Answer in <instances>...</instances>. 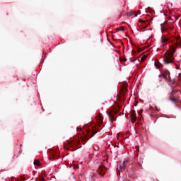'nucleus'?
Here are the masks:
<instances>
[{"label": "nucleus", "mask_w": 181, "mask_h": 181, "mask_svg": "<svg viewBox=\"0 0 181 181\" xmlns=\"http://www.w3.org/2000/svg\"><path fill=\"white\" fill-rule=\"evenodd\" d=\"M173 54H175V49H173V52L170 51H167L165 52V54L163 56L164 64H170V63H173V60H175Z\"/></svg>", "instance_id": "f257e3e1"}, {"label": "nucleus", "mask_w": 181, "mask_h": 181, "mask_svg": "<svg viewBox=\"0 0 181 181\" xmlns=\"http://www.w3.org/2000/svg\"><path fill=\"white\" fill-rule=\"evenodd\" d=\"M98 131L95 129H93L92 131H90V129L86 130V135H84L83 136L81 137V142H86V141H88L90 138H93L97 134Z\"/></svg>", "instance_id": "f03ea898"}, {"label": "nucleus", "mask_w": 181, "mask_h": 181, "mask_svg": "<svg viewBox=\"0 0 181 181\" xmlns=\"http://www.w3.org/2000/svg\"><path fill=\"white\" fill-rule=\"evenodd\" d=\"M129 160H126L124 161H120L119 165H117V176H119L121 175V172H125V170L127 169V166L129 163Z\"/></svg>", "instance_id": "7ed1b4c3"}, {"label": "nucleus", "mask_w": 181, "mask_h": 181, "mask_svg": "<svg viewBox=\"0 0 181 181\" xmlns=\"http://www.w3.org/2000/svg\"><path fill=\"white\" fill-rule=\"evenodd\" d=\"M77 145H80V141L71 140L64 144V148L69 149V148H74V146H77Z\"/></svg>", "instance_id": "20e7f679"}, {"label": "nucleus", "mask_w": 181, "mask_h": 181, "mask_svg": "<svg viewBox=\"0 0 181 181\" xmlns=\"http://www.w3.org/2000/svg\"><path fill=\"white\" fill-rule=\"evenodd\" d=\"M107 114L108 115L109 119L110 121V122H114V114H117V112H118V110H115V109H112L110 110H107Z\"/></svg>", "instance_id": "39448f33"}, {"label": "nucleus", "mask_w": 181, "mask_h": 181, "mask_svg": "<svg viewBox=\"0 0 181 181\" xmlns=\"http://www.w3.org/2000/svg\"><path fill=\"white\" fill-rule=\"evenodd\" d=\"M49 154L50 155V160H55L56 159H57V157L59 156V153L56 150H51L49 152Z\"/></svg>", "instance_id": "423d86ee"}, {"label": "nucleus", "mask_w": 181, "mask_h": 181, "mask_svg": "<svg viewBox=\"0 0 181 181\" xmlns=\"http://www.w3.org/2000/svg\"><path fill=\"white\" fill-rule=\"evenodd\" d=\"M107 172V168L104 165H100L97 170V173H99L100 176H104Z\"/></svg>", "instance_id": "0eeeda50"}, {"label": "nucleus", "mask_w": 181, "mask_h": 181, "mask_svg": "<svg viewBox=\"0 0 181 181\" xmlns=\"http://www.w3.org/2000/svg\"><path fill=\"white\" fill-rule=\"evenodd\" d=\"M130 120L132 122H136V112L134 110L131 111Z\"/></svg>", "instance_id": "6e6552de"}, {"label": "nucleus", "mask_w": 181, "mask_h": 181, "mask_svg": "<svg viewBox=\"0 0 181 181\" xmlns=\"http://www.w3.org/2000/svg\"><path fill=\"white\" fill-rule=\"evenodd\" d=\"M127 91H128V88L127 87V83H124V86L122 88V90H120L121 98H122V97H124V95H125V93H127Z\"/></svg>", "instance_id": "1a4fd4ad"}, {"label": "nucleus", "mask_w": 181, "mask_h": 181, "mask_svg": "<svg viewBox=\"0 0 181 181\" xmlns=\"http://www.w3.org/2000/svg\"><path fill=\"white\" fill-rule=\"evenodd\" d=\"M177 42L175 43V47H181V37L180 35H178L175 37Z\"/></svg>", "instance_id": "9d476101"}, {"label": "nucleus", "mask_w": 181, "mask_h": 181, "mask_svg": "<svg viewBox=\"0 0 181 181\" xmlns=\"http://www.w3.org/2000/svg\"><path fill=\"white\" fill-rule=\"evenodd\" d=\"M97 119H98L99 124H103V121H104V117H103V115H101V113H100L98 115Z\"/></svg>", "instance_id": "9b49d317"}, {"label": "nucleus", "mask_w": 181, "mask_h": 181, "mask_svg": "<svg viewBox=\"0 0 181 181\" xmlns=\"http://www.w3.org/2000/svg\"><path fill=\"white\" fill-rule=\"evenodd\" d=\"M146 57H148V54L146 52L143 53L141 57V61L145 62V59H146Z\"/></svg>", "instance_id": "f8f14e48"}, {"label": "nucleus", "mask_w": 181, "mask_h": 181, "mask_svg": "<svg viewBox=\"0 0 181 181\" xmlns=\"http://www.w3.org/2000/svg\"><path fill=\"white\" fill-rule=\"evenodd\" d=\"M161 42L162 43H168V42H169V39L168 37H163L161 38Z\"/></svg>", "instance_id": "ddd939ff"}, {"label": "nucleus", "mask_w": 181, "mask_h": 181, "mask_svg": "<svg viewBox=\"0 0 181 181\" xmlns=\"http://www.w3.org/2000/svg\"><path fill=\"white\" fill-rule=\"evenodd\" d=\"M168 77H170V73L169 71H167L166 72V74L165 75H163V77L165 80H168Z\"/></svg>", "instance_id": "4468645a"}, {"label": "nucleus", "mask_w": 181, "mask_h": 181, "mask_svg": "<svg viewBox=\"0 0 181 181\" xmlns=\"http://www.w3.org/2000/svg\"><path fill=\"white\" fill-rule=\"evenodd\" d=\"M34 165L35 166H40V161L39 160H36L34 161Z\"/></svg>", "instance_id": "2eb2a0df"}, {"label": "nucleus", "mask_w": 181, "mask_h": 181, "mask_svg": "<svg viewBox=\"0 0 181 181\" xmlns=\"http://www.w3.org/2000/svg\"><path fill=\"white\" fill-rule=\"evenodd\" d=\"M134 14H135V13L132 11H130L129 13H126V16H132V15H134Z\"/></svg>", "instance_id": "dca6fc26"}, {"label": "nucleus", "mask_w": 181, "mask_h": 181, "mask_svg": "<svg viewBox=\"0 0 181 181\" xmlns=\"http://www.w3.org/2000/svg\"><path fill=\"white\" fill-rule=\"evenodd\" d=\"M124 30H125V28L122 27V28H118L117 31L118 32H124Z\"/></svg>", "instance_id": "f3484780"}, {"label": "nucleus", "mask_w": 181, "mask_h": 181, "mask_svg": "<svg viewBox=\"0 0 181 181\" xmlns=\"http://www.w3.org/2000/svg\"><path fill=\"white\" fill-rule=\"evenodd\" d=\"M120 62H127V59L126 58H122V57H121L120 58Z\"/></svg>", "instance_id": "a211bd4d"}, {"label": "nucleus", "mask_w": 181, "mask_h": 181, "mask_svg": "<svg viewBox=\"0 0 181 181\" xmlns=\"http://www.w3.org/2000/svg\"><path fill=\"white\" fill-rule=\"evenodd\" d=\"M170 101H173V103H175L176 101V99L175 98H170Z\"/></svg>", "instance_id": "6ab92c4d"}, {"label": "nucleus", "mask_w": 181, "mask_h": 181, "mask_svg": "<svg viewBox=\"0 0 181 181\" xmlns=\"http://www.w3.org/2000/svg\"><path fill=\"white\" fill-rule=\"evenodd\" d=\"M142 50H144V49H142V48H138L137 49V52L139 53V52H142Z\"/></svg>", "instance_id": "aec40b11"}, {"label": "nucleus", "mask_w": 181, "mask_h": 181, "mask_svg": "<svg viewBox=\"0 0 181 181\" xmlns=\"http://www.w3.org/2000/svg\"><path fill=\"white\" fill-rule=\"evenodd\" d=\"M142 112H144V110H140L139 112V115H142Z\"/></svg>", "instance_id": "412c9836"}, {"label": "nucleus", "mask_w": 181, "mask_h": 181, "mask_svg": "<svg viewBox=\"0 0 181 181\" xmlns=\"http://www.w3.org/2000/svg\"><path fill=\"white\" fill-rule=\"evenodd\" d=\"M39 179H40V180H41V181H45V178H44V177H42L40 175H39Z\"/></svg>", "instance_id": "4be33fe9"}, {"label": "nucleus", "mask_w": 181, "mask_h": 181, "mask_svg": "<svg viewBox=\"0 0 181 181\" xmlns=\"http://www.w3.org/2000/svg\"><path fill=\"white\" fill-rule=\"evenodd\" d=\"M155 65H156V67H157V69H159V67H160V66H162V64H160L159 66H158V64H155Z\"/></svg>", "instance_id": "5701e85b"}, {"label": "nucleus", "mask_w": 181, "mask_h": 181, "mask_svg": "<svg viewBox=\"0 0 181 181\" xmlns=\"http://www.w3.org/2000/svg\"><path fill=\"white\" fill-rule=\"evenodd\" d=\"M139 22H140L141 23H145V21H142V20H140Z\"/></svg>", "instance_id": "b1692460"}, {"label": "nucleus", "mask_w": 181, "mask_h": 181, "mask_svg": "<svg viewBox=\"0 0 181 181\" xmlns=\"http://www.w3.org/2000/svg\"><path fill=\"white\" fill-rule=\"evenodd\" d=\"M73 168H74V169H76V168H78V167H77V166H76L75 165H73Z\"/></svg>", "instance_id": "393cba45"}, {"label": "nucleus", "mask_w": 181, "mask_h": 181, "mask_svg": "<svg viewBox=\"0 0 181 181\" xmlns=\"http://www.w3.org/2000/svg\"><path fill=\"white\" fill-rule=\"evenodd\" d=\"M118 138H119V134H118L117 136V139H118Z\"/></svg>", "instance_id": "a878e982"}, {"label": "nucleus", "mask_w": 181, "mask_h": 181, "mask_svg": "<svg viewBox=\"0 0 181 181\" xmlns=\"http://www.w3.org/2000/svg\"><path fill=\"white\" fill-rule=\"evenodd\" d=\"M138 13L140 15V14H141V12H140V11H138Z\"/></svg>", "instance_id": "bb28decb"}, {"label": "nucleus", "mask_w": 181, "mask_h": 181, "mask_svg": "<svg viewBox=\"0 0 181 181\" xmlns=\"http://www.w3.org/2000/svg\"><path fill=\"white\" fill-rule=\"evenodd\" d=\"M134 16H138V14H134Z\"/></svg>", "instance_id": "cd10ccee"}, {"label": "nucleus", "mask_w": 181, "mask_h": 181, "mask_svg": "<svg viewBox=\"0 0 181 181\" xmlns=\"http://www.w3.org/2000/svg\"><path fill=\"white\" fill-rule=\"evenodd\" d=\"M22 146V144H21V146Z\"/></svg>", "instance_id": "c85d7f7f"}]
</instances>
